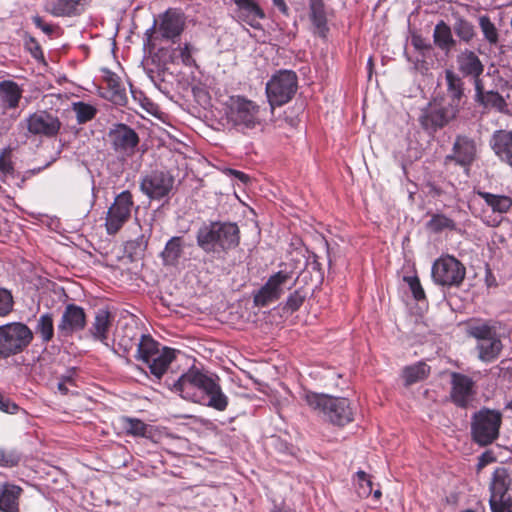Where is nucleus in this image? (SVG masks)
I'll use <instances>...</instances> for the list:
<instances>
[{
    "label": "nucleus",
    "mask_w": 512,
    "mask_h": 512,
    "mask_svg": "<svg viewBox=\"0 0 512 512\" xmlns=\"http://www.w3.org/2000/svg\"><path fill=\"white\" fill-rule=\"evenodd\" d=\"M467 334L478 342L489 340L492 336L496 335L495 327L491 326L488 322L482 320H472L467 324Z\"/></svg>",
    "instance_id": "nucleus-37"
},
{
    "label": "nucleus",
    "mask_w": 512,
    "mask_h": 512,
    "mask_svg": "<svg viewBox=\"0 0 512 512\" xmlns=\"http://www.w3.org/2000/svg\"><path fill=\"white\" fill-rule=\"evenodd\" d=\"M474 386L475 383L471 377L452 372L450 392L452 402L458 407L466 408L474 395Z\"/></svg>",
    "instance_id": "nucleus-20"
},
{
    "label": "nucleus",
    "mask_w": 512,
    "mask_h": 512,
    "mask_svg": "<svg viewBox=\"0 0 512 512\" xmlns=\"http://www.w3.org/2000/svg\"><path fill=\"white\" fill-rule=\"evenodd\" d=\"M477 195L484 200L485 204L494 213L506 214L512 208V198L508 195L493 194L485 191H478Z\"/></svg>",
    "instance_id": "nucleus-33"
},
{
    "label": "nucleus",
    "mask_w": 512,
    "mask_h": 512,
    "mask_svg": "<svg viewBox=\"0 0 512 512\" xmlns=\"http://www.w3.org/2000/svg\"><path fill=\"white\" fill-rule=\"evenodd\" d=\"M91 0H54L48 4L47 11L56 17L79 15Z\"/></svg>",
    "instance_id": "nucleus-26"
},
{
    "label": "nucleus",
    "mask_w": 512,
    "mask_h": 512,
    "mask_svg": "<svg viewBox=\"0 0 512 512\" xmlns=\"http://www.w3.org/2000/svg\"><path fill=\"white\" fill-rule=\"evenodd\" d=\"M183 238L179 236L169 239L161 252L164 265L175 266L183 253Z\"/></svg>",
    "instance_id": "nucleus-35"
},
{
    "label": "nucleus",
    "mask_w": 512,
    "mask_h": 512,
    "mask_svg": "<svg viewBox=\"0 0 512 512\" xmlns=\"http://www.w3.org/2000/svg\"><path fill=\"white\" fill-rule=\"evenodd\" d=\"M381 495H382V494H381V491H380V490H376V491L374 492V497H375L376 499H379V498L381 497Z\"/></svg>",
    "instance_id": "nucleus-62"
},
{
    "label": "nucleus",
    "mask_w": 512,
    "mask_h": 512,
    "mask_svg": "<svg viewBox=\"0 0 512 512\" xmlns=\"http://www.w3.org/2000/svg\"><path fill=\"white\" fill-rule=\"evenodd\" d=\"M270 512H287L284 508L275 506Z\"/></svg>",
    "instance_id": "nucleus-60"
},
{
    "label": "nucleus",
    "mask_w": 512,
    "mask_h": 512,
    "mask_svg": "<svg viewBox=\"0 0 512 512\" xmlns=\"http://www.w3.org/2000/svg\"><path fill=\"white\" fill-rule=\"evenodd\" d=\"M304 301L305 295L300 290H295L288 296L284 309L291 313L296 312L303 305Z\"/></svg>",
    "instance_id": "nucleus-48"
},
{
    "label": "nucleus",
    "mask_w": 512,
    "mask_h": 512,
    "mask_svg": "<svg viewBox=\"0 0 512 512\" xmlns=\"http://www.w3.org/2000/svg\"><path fill=\"white\" fill-rule=\"evenodd\" d=\"M148 244V240L144 235H140L134 240L127 241L125 244V251L129 253V255H138L143 252Z\"/></svg>",
    "instance_id": "nucleus-47"
},
{
    "label": "nucleus",
    "mask_w": 512,
    "mask_h": 512,
    "mask_svg": "<svg viewBox=\"0 0 512 512\" xmlns=\"http://www.w3.org/2000/svg\"><path fill=\"white\" fill-rule=\"evenodd\" d=\"M478 156L477 143L474 138L459 134L455 137L451 153L443 159L446 172H453L454 167L460 166L466 176H469L472 164Z\"/></svg>",
    "instance_id": "nucleus-9"
},
{
    "label": "nucleus",
    "mask_w": 512,
    "mask_h": 512,
    "mask_svg": "<svg viewBox=\"0 0 512 512\" xmlns=\"http://www.w3.org/2000/svg\"><path fill=\"white\" fill-rule=\"evenodd\" d=\"M130 332L131 334H127V335H123L120 339H119V345L121 347H123V349L125 351H129L134 344L137 345V342H138V338L136 337L137 336V333L135 331H133V329H130Z\"/></svg>",
    "instance_id": "nucleus-53"
},
{
    "label": "nucleus",
    "mask_w": 512,
    "mask_h": 512,
    "mask_svg": "<svg viewBox=\"0 0 512 512\" xmlns=\"http://www.w3.org/2000/svg\"><path fill=\"white\" fill-rule=\"evenodd\" d=\"M113 320L112 314L106 309H98L89 332L95 340L105 342Z\"/></svg>",
    "instance_id": "nucleus-30"
},
{
    "label": "nucleus",
    "mask_w": 512,
    "mask_h": 512,
    "mask_svg": "<svg viewBox=\"0 0 512 512\" xmlns=\"http://www.w3.org/2000/svg\"><path fill=\"white\" fill-rule=\"evenodd\" d=\"M512 486V473L505 467H497L489 483V506L491 512H505L512 501L509 490Z\"/></svg>",
    "instance_id": "nucleus-12"
},
{
    "label": "nucleus",
    "mask_w": 512,
    "mask_h": 512,
    "mask_svg": "<svg viewBox=\"0 0 512 512\" xmlns=\"http://www.w3.org/2000/svg\"><path fill=\"white\" fill-rule=\"evenodd\" d=\"M427 193L433 198H441L446 195V189L436 182L428 181L426 183Z\"/></svg>",
    "instance_id": "nucleus-54"
},
{
    "label": "nucleus",
    "mask_w": 512,
    "mask_h": 512,
    "mask_svg": "<svg viewBox=\"0 0 512 512\" xmlns=\"http://www.w3.org/2000/svg\"><path fill=\"white\" fill-rule=\"evenodd\" d=\"M457 115L458 112L456 109L448 105L443 106L435 103H429L421 110L419 123L425 131L434 133L445 127L450 121L455 119Z\"/></svg>",
    "instance_id": "nucleus-16"
},
{
    "label": "nucleus",
    "mask_w": 512,
    "mask_h": 512,
    "mask_svg": "<svg viewBox=\"0 0 512 512\" xmlns=\"http://www.w3.org/2000/svg\"><path fill=\"white\" fill-rule=\"evenodd\" d=\"M426 229L434 234L444 231L458 232V226L454 219L444 213H433L425 224Z\"/></svg>",
    "instance_id": "nucleus-34"
},
{
    "label": "nucleus",
    "mask_w": 512,
    "mask_h": 512,
    "mask_svg": "<svg viewBox=\"0 0 512 512\" xmlns=\"http://www.w3.org/2000/svg\"><path fill=\"white\" fill-rule=\"evenodd\" d=\"M18 410L19 406L15 402L11 401L9 398L0 393V411L9 414H16Z\"/></svg>",
    "instance_id": "nucleus-51"
},
{
    "label": "nucleus",
    "mask_w": 512,
    "mask_h": 512,
    "mask_svg": "<svg viewBox=\"0 0 512 512\" xmlns=\"http://www.w3.org/2000/svg\"><path fill=\"white\" fill-rule=\"evenodd\" d=\"M13 172V164L6 151L0 155V174L7 175Z\"/></svg>",
    "instance_id": "nucleus-55"
},
{
    "label": "nucleus",
    "mask_w": 512,
    "mask_h": 512,
    "mask_svg": "<svg viewBox=\"0 0 512 512\" xmlns=\"http://www.w3.org/2000/svg\"><path fill=\"white\" fill-rule=\"evenodd\" d=\"M453 29L457 37L465 43H469L475 36V29L471 22L464 18H457Z\"/></svg>",
    "instance_id": "nucleus-40"
},
{
    "label": "nucleus",
    "mask_w": 512,
    "mask_h": 512,
    "mask_svg": "<svg viewBox=\"0 0 512 512\" xmlns=\"http://www.w3.org/2000/svg\"><path fill=\"white\" fill-rule=\"evenodd\" d=\"M465 276V266L451 255L438 258L432 266L433 281L441 286L459 287Z\"/></svg>",
    "instance_id": "nucleus-13"
},
{
    "label": "nucleus",
    "mask_w": 512,
    "mask_h": 512,
    "mask_svg": "<svg viewBox=\"0 0 512 512\" xmlns=\"http://www.w3.org/2000/svg\"><path fill=\"white\" fill-rule=\"evenodd\" d=\"M23 492L20 486L4 483L0 486V511L18 512L19 498Z\"/></svg>",
    "instance_id": "nucleus-28"
},
{
    "label": "nucleus",
    "mask_w": 512,
    "mask_h": 512,
    "mask_svg": "<svg viewBox=\"0 0 512 512\" xmlns=\"http://www.w3.org/2000/svg\"><path fill=\"white\" fill-rule=\"evenodd\" d=\"M430 370V366L423 361L406 366L402 372L405 386H410L414 383L425 380L429 376Z\"/></svg>",
    "instance_id": "nucleus-36"
},
{
    "label": "nucleus",
    "mask_w": 512,
    "mask_h": 512,
    "mask_svg": "<svg viewBox=\"0 0 512 512\" xmlns=\"http://www.w3.org/2000/svg\"><path fill=\"white\" fill-rule=\"evenodd\" d=\"M356 477L359 485V496L364 498L368 497L372 493V481L370 476L366 472L360 470L356 473Z\"/></svg>",
    "instance_id": "nucleus-46"
},
{
    "label": "nucleus",
    "mask_w": 512,
    "mask_h": 512,
    "mask_svg": "<svg viewBox=\"0 0 512 512\" xmlns=\"http://www.w3.org/2000/svg\"><path fill=\"white\" fill-rule=\"evenodd\" d=\"M445 80L449 97V103L447 105L456 109L459 113L460 103L464 96V82L460 76L451 70L445 71Z\"/></svg>",
    "instance_id": "nucleus-29"
},
{
    "label": "nucleus",
    "mask_w": 512,
    "mask_h": 512,
    "mask_svg": "<svg viewBox=\"0 0 512 512\" xmlns=\"http://www.w3.org/2000/svg\"><path fill=\"white\" fill-rule=\"evenodd\" d=\"M433 42L446 55H448L456 45V40L453 38L450 26L443 20L435 25Z\"/></svg>",
    "instance_id": "nucleus-31"
},
{
    "label": "nucleus",
    "mask_w": 512,
    "mask_h": 512,
    "mask_svg": "<svg viewBox=\"0 0 512 512\" xmlns=\"http://www.w3.org/2000/svg\"><path fill=\"white\" fill-rule=\"evenodd\" d=\"M502 414L499 411L483 408L473 415L471 433L473 440L481 446L492 444L499 436Z\"/></svg>",
    "instance_id": "nucleus-10"
},
{
    "label": "nucleus",
    "mask_w": 512,
    "mask_h": 512,
    "mask_svg": "<svg viewBox=\"0 0 512 512\" xmlns=\"http://www.w3.org/2000/svg\"><path fill=\"white\" fill-rule=\"evenodd\" d=\"M458 71L463 77L471 78L476 86V83H482L481 75L484 72V64L479 56L471 50L465 49L458 54L457 59Z\"/></svg>",
    "instance_id": "nucleus-22"
},
{
    "label": "nucleus",
    "mask_w": 512,
    "mask_h": 512,
    "mask_svg": "<svg viewBox=\"0 0 512 512\" xmlns=\"http://www.w3.org/2000/svg\"><path fill=\"white\" fill-rule=\"evenodd\" d=\"M459 512H477V511L472 510V509H463V510H460Z\"/></svg>",
    "instance_id": "nucleus-64"
},
{
    "label": "nucleus",
    "mask_w": 512,
    "mask_h": 512,
    "mask_svg": "<svg viewBox=\"0 0 512 512\" xmlns=\"http://www.w3.org/2000/svg\"><path fill=\"white\" fill-rule=\"evenodd\" d=\"M122 426L127 435L147 437L148 425L138 418L122 417Z\"/></svg>",
    "instance_id": "nucleus-39"
},
{
    "label": "nucleus",
    "mask_w": 512,
    "mask_h": 512,
    "mask_svg": "<svg viewBox=\"0 0 512 512\" xmlns=\"http://www.w3.org/2000/svg\"><path fill=\"white\" fill-rule=\"evenodd\" d=\"M474 101L485 112L494 110L504 113L507 108V102L504 97L497 91L485 90L484 82L476 83Z\"/></svg>",
    "instance_id": "nucleus-24"
},
{
    "label": "nucleus",
    "mask_w": 512,
    "mask_h": 512,
    "mask_svg": "<svg viewBox=\"0 0 512 512\" xmlns=\"http://www.w3.org/2000/svg\"><path fill=\"white\" fill-rule=\"evenodd\" d=\"M135 202L132 193L124 190L114 198L105 217V229L108 235H116L131 218Z\"/></svg>",
    "instance_id": "nucleus-11"
},
{
    "label": "nucleus",
    "mask_w": 512,
    "mask_h": 512,
    "mask_svg": "<svg viewBox=\"0 0 512 512\" xmlns=\"http://www.w3.org/2000/svg\"><path fill=\"white\" fill-rule=\"evenodd\" d=\"M196 241L204 252L221 257L239 246L240 229L234 222H210L198 230Z\"/></svg>",
    "instance_id": "nucleus-2"
},
{
    "label": "nucleus",
    "mask_w": 512,
    "mask_h": 512,
    "mask_svg": "<svg viewBox=\"0 0 512 512\" xmlns=\"http://www.w3.org/2000/svg\"><path fill=\"white\" fill-rule=\"evenodd\" d=\"M298 87L297 74L292 70H279L266 83V96L273 111L292 100Z\"/></svg>",
    "instance_id": "nucleus-7"
},
{
    "label": "nucleus",
    "mask_w": 512,
    "mask_h": 512,
    "mask_svg": "<svg viewBox=\"0 0 512 512\" xmlns=\"http://www.w3.org/2000/svg\"><path fill=\"white\" fill-rule=\"evenodd\" d=\"M233 2L234 17L238 22L245 23L254 29H261L260 20L266 15L256 0H233Z\"/></svg>",
    "instance_id": "nucleus-21"
},
{
    "label": "nucleus",
    "mask_w": 512,
    "mask_h": 512,
    "mask_svg": "<svg viewBox=\"0 0 512 512\" xmlns=\"http://www.w3.org/2000/svg\"><path fill=\"white\" fill-rule=\"evenodd\" d=\"M174 185V177L165 171H152L140 182V190L150 199L160 200L169 195Z\"/></svg>",
    "instance_id": "nucleus-17"
},
{
    "label": "nucleus",
    "mask_w": 512,
    "mask_h": 512,
    "mask_svg": "<svg viewBox=\"0 0 512 512\" xmlns=\"http://www.w3.org/2000/svg\"><path fill=\"white\" fill-rule=\"evenodd\" d=\"M33 331L22 322L0 326V359L22 353L33 341Z\"/></svg>",
    "instance_id": "nucleus-6"
},
{
    "label": "nucleus",
    "mask_w": 512,
    "mask_h": 512,
    "mask_svg": "<svg viewBox=\"0 0 512 512\" xmlns=\"http://www.w3.org/2000/svg\"><path fill=\"white\" fill-rule=\"evenodd\" d=\"M19 462V457L14 453L7 452L0 449V466L2 467H13Z\"/></svg>",
    "instance_id": "nucleus-50"
},
{
    "label": "nucleus",
    "mask_w": 512,
    "mask_h": 512,
    "mask_svg": "<svg viewBox=\"0 0 512 512\" xmlns=\"http://www.w3.org/2000/svg\"><path fill=\"white\" fill-rule=\"evenodd\" d=\"M86 326V313L81 306L68 304L61 316L57 329L61 337H70Z\"/></svg>",
    "instance_id": "nucleus-19"
},
{
    "label": "nucleus",
    "mask_w": 512,
    "mask_h": 512,
    "mask_svg": "<svg viewBox=\"0 0 512 512\" xmlns=\"http://www.w3.org/2000/svg\"><path fill=\"white\" fill-rule=\"evenodd\" d=\"M273 5L285 16L289 14V8L285 0H272Z\"/></svg>",
    "instance_id": "nucleus-57"
},
{
    "label": "nucleus",
    "mask_w": 512,
    "mask_h": 512,
    "mask_svg": "<svg viewBox=\"0 0 512 512\" xmlns=\"http://www.w3.org/2000/svg\"><path fill=\"white\" fill-rule=\"evenodd\" d=\"M508 508L505 509V512H512V501L509 503V506H507Z\"/></svg>",
    "instance_id": "nucleus-63"
},
{
    "label": "nucleus",
    "mask_w": 512,
    "mask_h": 512,
    "mask_svg": "<svg viewBox=\"0 0 512 512\" xmlns=\"http://www.w3.org/2000/svg\"><path fill=\"white\" fill-rule=\"evenodd\" d=\"M14 306V299L11 291L5 288H0V317L9 315Z\"/></svg>",
    "instance_id": "nucleus-45"
},
{
    "label": "nucleus",
    "mask_w": 512,
    "mask_h": 512,
    "mask_svg": "<svg viewBox=\"0 0 512 512\" xmlns=\"http://www.w3.org/2000/svg\"><path fill=\"white\" fill-rule=\"evenodd\" d=\"M411 44L423 56L432 50V44L419 34L412 35Z\"/></svg>",
    "instance_id": "nucleus-49"
},
{
    "label": "nucleus",
    "mask_w": 512,
    "mask_h": 512,
    "mask_svg": "<svg viewBox=\"0 0 512 512\" xmlns=\"http://www.w3.org/2000/svg\"><path fill=\"white\" fill-rule=\"evenodd\" d=\"M403 279L408 284L412 296L416 301L426 300V294L418 276H404Z\"/></svg>",
    "instance_id": "nucleus-44"
},
{
    "label": "nucleus",
    "mask_w": 512,
    "mask_h": 512,
    "mask_svg": "<svg viewBox=\"0 0 512 512\" xmlns=\"http://www.w3.org/2000/svg\"><path fill=\"white\" fill-rule=\"evenodd\" d=\"M23 96V89L12 80L0 82V105L5 110L16 109Z\"/></svg>",
    "instance_id": "nucleus-27"
},
{
    "label": "nucleus",
    "mask_w": 512,
    "mask_h": 512,
    "mask_svg": "<svg viewBox=\"0 0 512 512\" xmlns=\"http://www.w3.org/2000/svg\"><path fill=\"white\" fill-rule=\"evenodd\" d=\"M502 348V342L497 334L492 336L489 340L478 342L476 346L479 359L486 363L496 360L499 357Z\"/></svg>",
    "instance_id": "nucleus-32"
},
{
    "label": "nucleus",
    "mask_w": 512,
    "mask_h": 512,
    "mask_svg": "<svg viewBox=\"0 0 512 512\" xmlns=\"http://www.w3.org/2000/svg\"><path fill=\"white\" fill-rule=\"evenodd\" d=\"M304 400L312 410L321 413L333 425L343 427L354 421L355 409L345 397L308 391Z\"/></svg>",
    "instance_id": "nucleus-3"
},
{
    "label": "nucleus",
    "mask_w": 512,
    "mask_h": 512,
    "mask_svg": "<svg viewBox=\"0 0 512 512\" xmlns=\"http://www.w3.org/2000/svg\"><path fill=\"white\" fill-rule=\"evenodd\" d=\"M186 27L185 14L177 8H169L160 14L154 25L146 30L147 43L150 44L159 35L161 39L175 43Z\"/></svg>",
    "instance_id": "nucleus-8"
},
{
    "label": "nucleus",
    "mask_w": 512,
    "mask_h": 512,
    "mask_svg": "<svg viewBox=\"0 0 512 512\" xmlns=\"http://www.w3.org/2000/svg\"><path fill=\"white\" fill-rule=\"evenodd\" d=\"M135 359L146 364L150 373L157 379L166 373L169 365L176 358L175 349L159 348V343L149 334H142L137 342Z\"/></svg>",
    "instance_id": "nucleus-4"
},
{
    "label": "nucleus",
    "mask_w": 512,
    "mask_h": 512,
    "mask_svg": "<svg viewBox=\"0 0 512 512\" xmlns=\"http://www.w3.org/2000/svg\"><path fill=\"white\" fill-rule=\"evenodd\" d=\"M236 176L238 178H240L241 180H243L244 178H246L247 176L243 173V172H240V171H236L235 172Z\"/></svg>",
    "instance_id": "nucleus-61"
},
{
    "label": "nucleus",
    "mask_w": 512,
    "mask_h": 512,
    "mask_svg": "<svg viewBox=\"0 0 512 512\" xmlns=\"http://www.w3.org/2000/svg\"><path fill=\"white\" fill-rule=\"evenodd\" d=\"M292 279L291 272L280 270L271 275L266 283L254 293L253 302L257 307H266L270 303L280 299L284 293V289H291L295 281L290 283Z\"/></svg>",
    "instance_id": "nucleus-14"
},
{
    "label": "nucleus",
    "mask_w": 512,
    "mask_h": 512,
    "mask_svg": "<svg viewBox=\"0 0 512 512\" xmlns=\"http://www.w3.org/2000/svg\"><path fill=\"white\" fill-rule=\"evenodd\" d=\"M26 123L30 134L46 138L56 137L62 126L58 116L46 110L37 111L29 115Z\"/></svg>",
    "instance_id": "nucleus-18"
},
{
    "label": "nucleus",
    "mask_w": 512,
    "mask_h": 512,
    "mask_svg": "<svg viewBox=\"0 0 512 512\" xmlns=\"http://www.w3.org/2000/svg\"><path fill=\"white\" fill-rule=\"evenodd\" d=\"M479 27L483 33L485 40L489 44L495 45L498 43L499 33L495 24L490 20L489 16L481 15L479 17Z\"/></svg>",
    "instance_id": "nucleus-41"
},
{
    "label": "nucleus",
    "mask_w": 512,
    "mask_h": 512,
    "mask_svg": "<svg viewBox=\"0 0 512 512\" xmlns=\"http://www.w3.org/2000/svg\"><path fill=\"white\" fill-rule=\"evenodd\" d=\"M71 381V378L70 377H67L65 380H62L58 383L57 385V388L59 390V392L63 395H67L68 394V388L66 387V384H65V381Z\"/></svg>",
    "instance_id": "nucleus-59"
},
{
    "label": "nucleus",
    "mask_w": 512,
    "mask_h": 512,
    "mask_svg": "<svg viewBox=\"0 0 512 512\" xmlns=\"http://www.w3.org/2000/svg\"><path fill=\"white\" fill-rule=\"evenodd\" d=\"M33 23L39 29H41L45 34L50 35L53 33L54 28L52 25L45 23L42 17L36 15L32 18Z\"/></svg>",
    "instance_id": "nucleus-56"
},
{
    "label": "nucleus",
    "mask_w": 512,
    "mask_h": 512,
    "mask_svg": "<svg viewBox=\"0 0 512 512\" xmlns=\"http://www.w3.org/2000/svg\"><path fill=\"white\" fill-rule=\"evenodd\" d=\"M35 332L43 343H49L54 337V320L52 313H44L37 319Z\"/></svg>",
    "instance_id": "nucleus-38"
},
{
    "label": "nucleus",
    "mask_w": 512,
    "mask_h": 512,
    "mask_svg": "<svg viewBox=\"0 0 512 512\" xmlns=\"http://www.w3.org/2000/svg\"><path fill=\"white\" fill-rule=\"evenodd\" d=\"M308 17L312 25V33L326 39L330 29L324 0H308Z\"/></svg>",
    "instance_id": "nucleus-25"
},
{
    "label": "nucleus",
    "mask_w": 512,
    "mask_h": 512,
    "mask_svg": "<svg viewBox=\"0 0 512 512\" xmlns=\"http://www.w3.org/2000/svg\"><path fill=\"white\" fill-rule=\"evenodd\" d=\"M108 140L114 152L123 157L133 156L140 142L138 133L124 123L112 125L108 132Z\"/></svg>",
    "instance_id": "nucleus-15"
},
{
    "label": "nucleus",
    "mask_w": 512,
    "mask_h": 512,
    "mask_svg": "<svg viewBox=\"0 0 512 512\" xmlns=\"http://www.w3.org/2000/svg\"><path fill=\"white\" fill-rule=\"evenodd\" d=\"M32 44L34 45L33 48H30L32 56L35 59H38L40 57L43 58V51H42L41 47L39 46V44L34 40H32Z\"/></svg>",
    "instance_id": "nucleus-58"
},
{
    "label": "nucleus",
    "mask_w": 512,
    "mask_h": 512,
    "mask_svg": "<svg viewBox=\"0 0 512 512\" xmlns=\"http://www.w3.org/2000/svg\"><path fill=\"white\" fill-rule=\"evenodd\" d=\"M107 84L113 92V101L117 104L123 105L127 98L125 89L121 87L120 79L113 74L107 78Z\"/></svg>",
    "instance_id": "nucleus-43"
},
{
    "label": "nucleus",
    "mask_w": 512,
    "mask_h": 512,
    "mask_svg": "<svg viewBox=\"0 0 512 512\" xmlns=\"http://www.w3.org/2000/svg\"><path fill=\"white\" fill-rule=\"evenodd\" d=\"M219 378H213L192 367L173 384L172 390L188 401L206 405L217 411H225L228 397L222 391Z\"/></svg>",
    "instance_id": "nucleus-1"
},
{
    "label": "nucleus",
    "mask_w": 512,
    "mask_h": 512,
    "mask_svg": "<svg viewBox=\"0 0 512 512\" xmlns=\"http://www.w3.org/2000/svg\"><path fill=\"white\" fill-rule=\"evenodd\" d=\"M489 144L497 159L512 168V130H495Z\"/></svg>",
    "instance_id": "nucleus-23"
},
{
    "label": "nucleus",
    "mask_w": 512,
    "mask_h": 512,
    "mask_svg": "<svg viewBox=\"0 0 512 512\" xmlns=\"http://www.w3.org/2000/svg\"><path fill=\"white\" fill-rule=\"evenodd\" d=\"M180 57L182 63L185 66H193L196 65L195 59L192 56V47L189 43H185L183 47L180 48Z\"/></svg>",
    "instance_id": "nucleus-52"
},
{
    "label": "nucleus",
    "mask_w": 512,
    "mask_h": 512,
    "mask_svg": "<svg viewBox=\"0 0 512 512\" xmlns=\"http://www.w3.org/2000/svg\"><path fill=\"white\" fill-rule=\"evenodd\" d=\"M74 111L79 124L92 120L96 115V109L92 105L84 102L74 103Z\"/></svg>",
    "instance_id": "nucleus-42"
},
{
    "label": "nucleus",
    "mask_w": 512,
    "mask_h": 512,
    "mask_svg": "<svg viewBox=\"0 0 512 512\" xmlns=\"http://www.w3.org/2000/svg\"><path fill=\"white\" fill-rule=\"evenodd\" d=\"M227 121L238 131L253 130L262 124L261 108L243 95H232L225 104Z\"/></svg>",
    "instance_id": "nucleus-5"
}]
</instances>
